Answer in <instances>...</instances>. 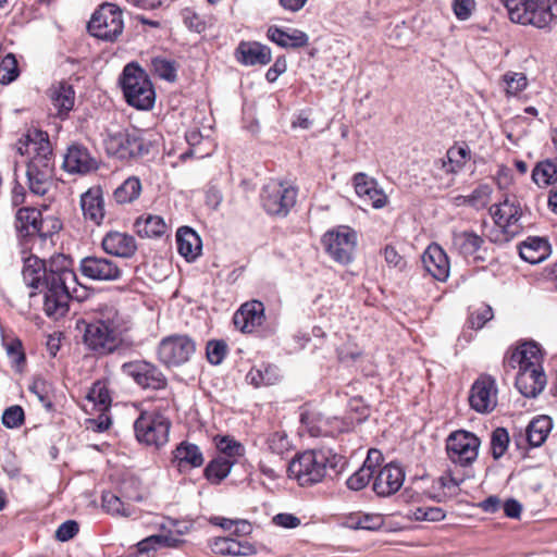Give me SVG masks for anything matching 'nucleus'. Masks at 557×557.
<instances>
[{"label":"nucleus","instance_id":"1","mask_svg":"<svg viewBox=\"0 0 557 557\" xmlns=\"http://www.w3.org/2000/svg\"><path fill=\"white\" fill-rule=\"evenodd\" d=\"M127 315L114 307H104L97 318L88 323L84 332V344L98 357L115 352L123 343V336L131 330Z\"/></svg>","mask_w":557,"mask_h":557},{"label":"nucleus","instance_id":"2","mask_svg":"<svg viewBox=\"0 0 557 557\" xmlns=\"http://www.w3.org/2000/svg\"><path fill=\"white\" fill-rule=\"evenodd\" d=\"M345 458L332 450L313 449L297 454L288 463L289 476L300 486L320 483L326 475L327 469L336 473L343 470Z\"/></svg>","mask_w":557,"mask_h":557},{"label":"nucleus","instance_id":"3","mask_svg":"<svg viewBox=\"0 0 557 557\" xmlns=\"http://www.w3.org/2000/svg\"><path fill=\"white\" fill-rule=\"evenodd\" d=\"M509 18L521 25L536 28L549 26L557 15V3L554 0H500Z\"/></svg>","mask_w":557,"mask_h":557},{"label":"nucleus","instance_id":"4","mask_svg":"<svg viewBox=\"0 0 557 557\" xmlns=\"http://www.w3.org/2000/svg\"><path fill=\"white\" fill-rule=\"evenodd\" d=\"M120 83L127 103L139 110L152 108L156 95L152 84L143 69L129 63L122 73Z\"/></svg>","mask_w":557,"mask_h":557},{"label":"nucleus","instance_id":"5","mask_svg":"<svg viewBox=\"0 0 557 557\" xmlns=\"http://www.w3.org/2000/svg\"><path fill=\"white\" fill-rule=\"evenodd\" d=\"M16 148L20 154L32 156L27 171L53 172L52 149L47 134L37 129L28 132L24 138L17 141Z\"/></svg>","mask_w":557,"mask_h":557},{"label":"nucleus","instance_id":"6","mask_svg":"<svg viewBox=\"0 0 557 557\" xmlns=\"http://www.w3.org/2000/svg\"><path fill=\"white\" fill-rule=\"evenodd\" d=\"M495 207V211H490L494 220V226L490 230V242L507 243L521 230L520 208L516 205L515 198H510L509 195H506L505 199Z\"/></svg>","mask_w":557,"mask_h":557},{"label":"nucleus","instance_id":"7","mask_svg":"<svg viewBox=\"0 0 557 557\" xmlns=\"http://www.w3.org/2000/svg\"><path fill=\"white\" fill-rule=\"evenodd\" d=\"M297 189L288 183L276 180L268 182L261 190L263 209L271 215L286 216L295 206Z\"/></svg>","mask_w":557,"mask_h":557},{"label":"nucleus","instance_id":"8","mask_svg":"<svg viewBox=\"0 0 557 557\" xmlns=\"http://www.w3.org/2000/svg\"><path fill=\"white\" fill-rule=\"evenodd\" d=\"M123 27L122 11L113 3L100 5L87 26L90 35L107 41H114L122 34Z\"/></svg>","mask_w":557,"mask_h":557},{"label":"nucleus","instance_id":"9","mask_svg":"<svg viewBox=\"0 0 557 557\" xmlns=\"http://www.w3.org/2000/svg\"><path fill=\"white\" fill-rule=\"evenodd\" d=\"M170 426L169 419L157 411L141 412L134 423L137 441L156 447L169 441Z\"/></svg>","mask_w":557,"mask_h":557},{"label":"nucleus","instance_id":"10","mask_svg":"<svg viewBox=\"0 0 557 557\" xmlns=\"http://www.w3.org/2000/svg\"><path fill=\"white\" fill-rule=\"evenodd\" d=\"M195 351V341L185 334H173L162 338L157 350L160 362L166 367L186 363Z\"/></svg>","mask_w":557,"mask_h":557},{"label":"nucleus","instance_id":"11","mask_svg":"<svg viewBox=\"0 0 557 557\" xmlns=\"http://www.w3.org/2000/svg\"><path fill=\"white\" fill-rule=\"evenodd\" d=\"M323 245L331 258L342 264L352 261L357 245V234L348 226H338L323 236Z\"/></svg>","mask_w":557,"mask_h":557},{"label":"nucleus","instance_id":"12","mask_svg":"<svg viewBox=\"0 0 557 557\" xmlns=\"http://www.w3.org/2000/svg\"><path fill=\"white\" fill-rule=\"evenodd\" d=\"M480 440L472 433L460 430L451 433L446 441L449 460L460 467L471 465L478 457Z\"/></svg>","mask_w":557,"mask_h":557},{"label":"nucleus","instance_id":"13","mask_svg":"<svg viewBox=\"0 0 557 557\" xmlns=\"http://www.w3.org/2000/svg\"><path fill=\"white\" fill-rule=\"evenodd\" d=\"M104 147L111 156L119 159H129L143 153L144 140L136 131H108Z\"/></svg>","mask_w":557,"mask_h":557},{"label":"nucleus","instance_id":"14","mask_svg":"<svg viewBox=\"0 0 557 557\" xmlns=\"http://www.w3.org/2000/svg\"><path fill=\"white\" fill-rule=\"evenodd\" d=\"M122 371L143 388L163 389L168 383L157 366L144 360L126 362L122 366Z\"/></svg>","mask_w":557,"mask_h":557},{"label":"nucleus","instance_id":"15","mask_svg":"<svg viewBox=\"0 0 557 557\" xmlns=\"http://www.w3.org/2000/svg\"><path fill=\"white\" fill-rule=\"evenodd\" d=\"M79 271L83 276L97 282L117 281L122 276L119 264L106 257L87 256L79 262Z\"/></svg>","mask_w":557,"mask_h":557},{"label":"nucleus","instance_id":"16","mask_svg":"<svg viewBox=\"0 0 557 557\" xmlns=\"http://www.w3.org/2000/svg\"><path fill=\"white\" fill-rule=\"evenodd\" d=\"M543 352L535 342H524L512 349L505 358V363L518 371L543 369Z\"/></svg>","mask_w":557,"mask_h":557},{"label":"nucleus","instance_id":"17","mask_svg":"<svg viewBox=\"0 0 557 557\" xmlns=\"http://www.w3.org/2000/svg\"><path fill=\"white\" fill-rule=\"evenodd\" d=\"M41 290H45L44 311L48 317L59 319L67 312L69 300L72 293L76 292V286L45 284Z\"/></svg>","mask_w":557,"mask_h":557},{"label":"nucleus","instance_id":"18","mask_svg":"<svg viewBox=\"0 0 557 557\" xmlns=\"http://www.w3.org/2000/svg\"><path fill=\"white\" fill-rule=\"evenodd\" d=\"M264 320V306L261 301L251 300L240 306L233 317L234 325L243 333H251Z\"/></svg>","mask_w":557,"mask_h":557},{"label":"nucleus","instance_id":"19","mask_svg":"<svg viewBox=\"0 0 557 557\" xmlns=\"http://www.w3.org/2000/svg\"><path fill=\"white\" fill-rule=\"evenodd\" d=\"M404 480L405 473L403 469L395 463H388L374 478L373 491L379 496H389L403 486Z\"/></svg>","mask_w":557,"mask_h":557},{"label":"nucleus","instance_id":"20","mask_svg":"<svg viewBox=\"0 0 557 557\" xmlns=\"http://www.w3.org/2000/svg\"><path fill=\"white\" fill-rule=\"evenodd\" d=\"M45 284H60L77 286V276L72 269V260L65 255L51 257L47 268Z\"/></svg>","mask_w":557,"mask_h":557},{"label":"nucleus","instance_id":"21","mask_svg":"<svg viewBox=\"0 0 557 557\" xmlns=\"http://www.w3.org/2000/svg\"><path fill=\"white\" fill-rule=\"evenodd\" d=\"M101 246L108 255L121 258H131L137 250L135 238L117 231L107 233L102 238Z\"/></svg>","mask_w":557,"mask_h":557},{"label":"nucleus","instance_id":"22","mask_svg":"<svg viewBox=\"0 0 557 557\" xmlns=\"http://www.w3.org/2000/svg\"><path fill=\"white\" fill-rule=\"evenodd\" d=\"M425 270L437 281L444 282L449 275V261L446 252L437 244L430 245L422 255Z\"/></svg>","mask_w":557,"mask_h":557},{"label":"nucleus","instance_id":"23","mask_svg":"<svg viewBox=\"0 0 557 557\" xmlns=\"http://www.w3.org/2000/svg\"><path fill=\"white\" fill-rule=\"evenodd\" d=\"M354 185L357 195L366 203H370L375 209H381L386 205L387 196L376 187V182L367 174L357 173L354 176Z\"/></svg>","mask_w":557,"mask_h":557},{"label":"nucleus","instance_id":"24","mask_svg":"<svg viewBox=\"0 0 557 557\" xmlns=\"http://www.w3.org/2000/svg\"><path fill=\"white\" fill-rule=\"evenodd\" d=\"M63 168L70 173L85 174L97 169L96 160L79 145H73L64 156Z\"/></svg>","mask_w":557,"mask_h":557},{"label":"nucleus","instance_id":"25","mask_svg":"<svg viewBox=\"0 0 557 557\" xmlns=\"http://www.w3.org/2000/svg\"><path fill=\"white\" fill-rule=\"evenodd\" d=\"M236 59L244 65H265L271 59L269 47L256 41H242L236 49Z\"/></svg>","mask_w":557,"mask_h":557},{"label":"nucleus","instance_id":"26","mask_svg":"<svg viewBox=\"0 0 557 557\" xmlns=\"http://www.w3.org/2000/svg\"><path fill=\"white\" fill-rule=\"evenodd\" d=\"M547 383L543 369L518 371L516 387L527 398H535L545 388Z\"/></svg>","mask_w":557,"mask_h":557},{"label":"nucleus","instance_id":"27","mask_svg":"<svg viewBox=\"0 0 557 557\" xmlns=\"http://www.w3.org/2000/svg\"><path fill=\"white\" fill-rule=\"evenodd\" d=\"M45 221L41 219V212L35 208H21L16 212V228L25 236L39 235L46 237L44 230Z\"/></svg>","mask_w":557,"mask_h":557},{"label":"nucleus","instance_id":"28","mask_svg":"<svg viewBox=\"0 0 557 557\" xmlns=\"http://www.w3.org/2000/svg\"><path fill=\"white\" fill-rule=\"evenodd\" d=\"M48 96L59 116L67 115L74 107L75 91L65 82L53 84L48 90Z\"/></svg>","mask_w":557,"mask_h":557},{"label":"nucleus","instance_id":"29","mask_svg":"<svg viewBox=\"0 0 557 557\" xmlns=\"http://www.w3.org/2000/svg\"><path fill=\"white\" fill-rule=\"evenodd\" d=\"M81 207L85 219L99 225L104 218V202L100 187H91L81 197Z\"/></svg>","mask_w":557,"mask_h":557},{"label":"nucleus","instance_id":"30","mask_svg":"<svg viewBox=\"0 0 557 557\" xmlns=\"http://www.w3.org/2000/svg\"><path fill=\"white\" fill-rule=\"evenodd\" d=\"M173 456L174 462L181 472L191 468H199L205 461L199 447L188 442H182L173 451Z\"/></svg>","mask_w":557,"mask_h":557},{"label":"nucleus","instance_id":"31","mask_svg":"<svg viewBox=\"0 0 557 557\" xmlns=\"http://www.w3.org/2000/svg\"><path fill=\"white\" fill-rule=\"evenodd\" d=\"M47 274V265L44 260L36 256L24 259L22 276L28 287L37 289L41 286L44 288Z\"/></svg>","mask_w":557,"mask_h":557},{"label":"nucleus","instance_id":"32","mask_svg":"<svg viewBox=\"0 0 557 557\" xmlns=\"http://www.w3.org/2000/svg\"><path fill=\"white\" fill-rule=\"evenodd\" d=\"M268 38L283 48H301L308 45V35L300 29L283 30L278 27L268 29Z\"/></svg>","mask_w":557,"mask_h":557},{"label":"nucleus","instance_id":"33","mask_svg":"<svg viewBox=\"0 0 557 557\" xmlns=\"http://www.w3.org/2000/svg\"><path fill=\"white\" fill-rule=\"evenodd\" d=\"M211 549L218 555L249 556L255 554V547L247 541L233 537H218L211 544Z\"/></svg>","mask_w":557,"mask_h":557},{"label":"nucleus","instance_id":"34","mask_svg":"<svg viewBox=\"0 0 557 557\" xmlns=\"http://www.w3.org/2000/svg\"><path fill=\"white\" fill-rule=\"evenodd\" d=\"M519 255L524 261L536 264L549 256V245L543 238L529 237L519 245Z\"/></svg>","mask_w":557,"mask_h":557},{"label":"nucleus","instance_id":"35","mask_svg":"<svg viewBox=\"0 0 557 557\" xmlns=\"http://www.w3.org/2000/svg\"><path fill=\"white\" fill-rule=\"evenodd\" d=\"M178 252L187 260H194L201 251V240L198 234L188 226L180 227L176 233Z\"/></svg>","mask_w":557,"mask_h":557},{"label":"nucleus","instance_id":"36","mask_svg":"<svg viewBox=\"0 0 557 557\" xmlns=\"http://www.w3.org/2000/svg\"><path fill=\"white\" fill-rule=\"evenodd\" d=\"M138 236L143 238H159L168 230V225L160 215L147 214L136 219L134 224Z\"/></svg>","mask_w":557,"mask_h":557},{"label":"nucleus","instance_id":"37","mask_svg":"<svg viewBox=\"0 0 557 557\" xmlns=\"http://www.w3.org/2000/svg\"><path fill=\"white\" fill-rule=\"evenodd\" d=\"M280 371L272 364H261L252 368L246 375L248 383L255 387L274 385L280 381Z\"/></svg>","mask_w":557,"mask_h":557},{"label":"nucleus","instance_id":"38","mask_svg":"<svg viewBox=\"0 0 557 557\" xmlns=\"http://www.w3.org/2000/svg\"><path fill=\"white\" fill-rule=\"evenodd\" d=\"M553 423L548 416L534 418L527 428V438L531 446L539 447L547 438Z\"/></svg>","mask_w":557,"mask_h":557},{"label":"nucleus","instance_id":"39","mask_svg":"<svg viewBox=\"0 0 557 557\" xmlns=\"http://www.w3.org/2000/svg\"><path fill=\"white\" fill-rule=\"evenodd\" d=\"M484 244V239L474 232L454 233L453 245L465 257L474 256Z\"/></svg>","mask_w":557,"mask_h":557},{"label":"nucleus","instance_id":"40","mask_svg":"<svg viewBox=\"0 0 557 557\" xmlns=\"http://www.w3.org/2000/svg\"><path fill=\"white\" fill-rule=\"evenodd\" d=\"M468 153L467 147H451L447 150L446 157L438 160L436 164L446 173H457L466 164Z\"/></svg>","mask_w":557,"mask_h":557},{"label":"nucleus","instance_id":"41","mask_svg":"<svg viewBox=\"0 0 557 557\" xmlns=\"http://www.w3.org/2000/svg\"><path fill=\"white\" fill-rule=\"evenodd\" d=\"M470 407L478 412L487 410V376L482 374L472 385L469 394Z\"/></svg>","mask_w":557,"mask_h":557},{"label":"nucleus","instance_id":"42","mask_svg":"<svg viewBox=\"0 0 557 557\" xmlns=\"http://www.w3.org/2000/svg\"><path fill=\"white\" fill-rule=\"evenodd\" d=\"M141 193L140 180L136 176L126 178L115 190L114 199L117 203H131L136 200Z\"/></svg>","mask_w":557,"mask_h":557},{"label":"nucleus","instance_id":"43","mask_svg":"<svg viewBox=\"0 0 557 557\" xmlns=\"http://www.w3.org/2000/svg\"><path fill=\"white\" fill-rule=\"evenodd\" d=\"M103 509L113 516L131 517L135 512L134 506L128 502H124L120 496L112 492H104L102 494Z\"/></svg>","mask_w":557,"mask_h":557},{"label":"nucleus","instance_id":"44","mask_svg":"<svg viewBox=\"0 0 557 557\" xmlns=\"http://www.w3.org/2000/svg\"><path fill=\"white\" fill-rule=\"evenodd\" d=\"M29 190L38 196L46 195L53 186V172L26 171Z\"/></svg>","mask_w":557,"mask_h":557},{"label":"nucleus","instance_id":"45","mask_svg":"<svg viewBox=\"0 0 557 557\" xmlns=\"http://www.w3.org/2000/svg\"><path fill=\"white\" fill-rule=\"evenodd\" d=\"M532 178L539 186L549 185L557 181V160L540 162L532 172Z\"/></svg>","mask_w":557,"mask_h":557},{"label":"nucleus","instance_id":"46","mask_svg":"<svg viewBox=\"0 0 557 557\" xmlns=\"http://www.w3.org/2000/svg\"><path fill=\"white\" fill-rule=\"evenodd\" d=\"M234 461L224 456L213 459L205 469L206 478L213 482L220 483L230 473Z\"/></svg>","mask_w":557,"mask_h":557},{"label":"nucleus","instance_id":"47","mask_svg":"<svg viewBox=\"0 0 557 557\" xmlns=\"http://www.w3.org/2000/svg\"><path fill=\"white\" fill-rule=\"evenodd\" d=\"M181 542L171 534H156L140 541L137 546L140 553H148L159 547H177Z\"/></svg>","mask_w":557,"mask_h":557},{"label":"nucleus","instance_id":"48","mask_svg":"<svg viewBox=\"0 0 557 557\" xmlns=\"http://www.w3.org/2000/svg\"><path fill=\"white\" fill-rule=\"evenodd\" d=\"M18 76L17 61L14 54L8 53L0 62V83L10 84Z\"/></svg>","mask_w":557,"mask_h":557},{"label":"nucleus","instance_id":"49","mask_svg":"<svg viewBox=\"0 0 557 557\" xmlns=\"http://www.w3.org/2000/svg\"><path fill=\"white\" fill-rule=\"evenodd\" d=\"M503 83L506 94L516 96L527 87L528 79L523 73L510 72L504 75Z\"/></svg>","mask_w":557,"mask_h":557},{"label":"nucleus","instance_id":"50","mask_svg":"<svg viewBox=\"0 0 557 557\" xmlns=\"http://www.w3.org/2000/svg\"><path fill=\"white\" fill-rule=\"evenodd\" d=\"M151 67L153 73L168 82H174L176 78V69L174 63L163 58H153L151 60Z\"/></svg>","mask_w":557,"mask_h":557},{"label":"nucleus","instance_id":"51","mask_svg":"<svg viewBox=\"0 0 557 557\" xmlns=\"http://www.w3.org/2000/svg\"><path fill=\"white\" fill-rule=\"evenodd\" d=\"M510 438L506 429L496 428L491 437V446L493 451V457L495 459L500 458L507 450Z\"/></svg>","mask_w":557,"mask_h":557},{"label":"nucleus","instance_id":"52","mask_svg":"<svg viewBox=\"0 0 557 557\" xmlns=\"http://www.w3.org/2000/svg\"><path fill=\"white\" fill-rule=\"evenodd\" d=\"M267 444L271 453L281 456L290 448V442L285 432L276 431L269 435Z\"/></svg>","mask_w":557,"mask_h":557},{"label":"nucleus","instance_id":"53","mask_svg":"<svg viewBox=\"0 0 557 557\" xmlns=\"http://www.w3.org/2000/svg\"><path fill=\"white\" fill-rule=\"evenodd\" d=\"M372 476V471L368 467H360L347 479L346 484L349 490L360 491L368 485Z\"/></svg>","mask_w":557,"mask_h":557},{"label":"nucleus","instance_id":"54","mask_svg":"<svg viewBox=\"0 0 557 557\" xmlns=\"http://www.w3.org/2000/svg\"><path fill=\"white\" fill-rule=\"evenodd\" d=\"M227 352V345L223 341H210L207 344V358L211 364H220Z\"/></svg>","mask_w":557,"mask_h":557},{"label":"nucleus","instance_id":"55","mask_svg":"<svg viewBox=\"0 0 557 557\" xmlns=\"http://www.w3.org/2000/svg\"><path fill=\"white\" fill-rule=\"evenodd\" d=\"M216 447L223 454V456L228 459L242 456L244 454L243 445L226 436L216 441Z\"/></svg>","mask_w":557,"mask_h":557},{"label":"nucleus","instance_id":"56","mask_svg":"<svg viewBox=\"0 0 557 557\" xmlns=\"http://www.w3.org/2000/svg\"><path fill=\"white\" fill-rule=\"evenodd\" d=\"M24 422V410L21 406H11L7 408L2 414V423L9 428L14 429L22 425Z\"/></svg>","mask_w":557,"mask_h":557},{"label":"nucleus","instance_id":"57","mask_svg":"<svg viewBox=\"0 0 557 557\" xmlns=\"http://www.w3.org/2000/svg\"><path fill=\"white\" fill-rule=\"evenodd\" d=\"M462 199L463 203H469L471 207L475 209H483L487 205V188L486 186H481L475 189L470 196L459 197L457 200Z\"/></svg>","mask_w":557,"mask_h":557},{"label":"nucleus","instance_id":"58","mask_svg":"<svg viewBox=\"0 0 557 557\" xmlns=\"http://www.w3.org/2000/svg\"><path fill=\"white\" fill-rule=\"evenodd\" d=\"M383 523L382 517L380 515H361L356 517V521H354V525L356 529H364V530H375L380 528Z\"/></svg>","mask_w":557,"mask_h":557},{"label":"nucleus","instance_id":"59","mask_svg":"<svg viewBox=\"0 0 557 557\" xmlns=\"http://www.w3.org/2000/svg\"><path fill=\"white\" fill-rule=\"evenodd\" d=\"M300 422L302 428L313 437H318L323 434L321 421H315V416L310 412H304L300 416Z\"/></svg>","mask_w":557,"mask_h":557},{"label":"nucleus","instance_id":"60","mask_svg":"<svg viewBox=\"0 0 557 557\" xmlns=\"http://www.w3.org/2000/svg\"><path fill=\"white\" fill-rule=\"evenodd\" d=\"M475 7L474 0H454L453 11L456 17L460 21H466L470 17Z\"/></svg>","mask_w":557,"mask_h":557},{"label":"nucleus","instance_id":"61","mask_svg":"<svg viewBox=\"0 0 557 557\" xmlns=\"http://www.w3.org/2000/svg\"><path fill=\"white\" fill-rule=\"evenodd\" d=\"M78 523L74 520L63 522L55 531L57 540L66 542L73 539L78 533Z\"/></svg>","mask_w":557,"mask_h":557},{"label":"nucleus","instance_id":"62","mask_svg":"<svg viewBox=\"0 0 557 557\" xmlns=\"http://www.w3.org/2000/svg\"><path fill=\"white\" fill-rule=\"evenodd\" d=\"M272 522L273 524L284 529H296L301 523L300 519L297 516L288 512H281L275 515L272 518Z\"/></svg>","mask_w":557,"mask_h":557},{"label":"nucleus","instance_id":"63","mask_svg":"<svg viewBox=\"0 0 557 557\" xmlns=\"http://www.w3.org/2000/svg\"><path fill=\"white\" fill-rule=\"evenodd\" d=\"M286 60L284 58H277L274 64L267 71L265 78L268 82L273 83L286 71Z\"/></svg>","mask_w":557,"mask_h":557},{"label":"nucleus","instance_id":"64","mask_svg":"<svg viewBox=\"0 0 557 557\" xmlns=\"http://www.w3.org/2000/svg\"><path fill=\"white\" fill-rule=\"evenodd\" d=\"M89 398L103 408H107L110 404L109 393L102 387L95 386L89 393Z\"/></svg>","mask_w":557,"mask_h":557}]
</instances>
